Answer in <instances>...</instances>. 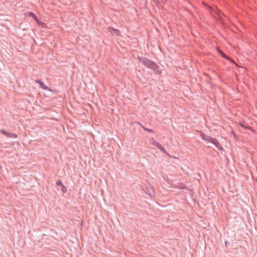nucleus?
I'll return each mask as SVG.
<instances>
[{
	"mask_svg": "<svg viewBox=\"0 0 257 257\" xmlns=\"http://www.w3.org/2000/svg\"><path fill=\"white\" fill-rule=\"evenodd\" d=\"M210 143L213 144L219 150H222L223 147L220 145L219 142L215 138H212L210 139Z\"/></svg>",
	"mask_w": 257,
	"mask_h": 257,
	"instance_id": "7ed1b4c3",
	"label": "nucleus"
},
{
	"mask_svg": "<svg viewBox=\"0 0 257 257\" xmlns=\"http://www.w3.org/2000/svg\"><path fill=\"white\" fill-rule=\"evenodd\" d=\"M256 182H257V178L256 179Z\"/></svg>",
	"mask_w": 257,
	"mask_h": 257,
	"instance_id": "4be33fe9",
	"label": "nucleus"
},
{
	"mask_svg": "<svg viewBox=\"0 0 257 257\" xmlns=\"http://www.w3.org/2000/svg\"><path fill=\"white\" fill-rule=\"evenodd\" d=\"M211 137H210V136H207L206 135H205V136H203L202 137V139L203 140H204V141H208V142H210V139H211Z\"/></svg>",
	"mask_w": 257,
	"mask_h": 257,
	"instance_id": "9d476101",
	"label": "nucleus"
},
{
	"mask_svg": "<svg viewBox=\"0 0 257 257\" xmlns=\"http://www.w3.org/2000/svg\"><path fill=\"white\" fill-rule=\"evenodd\" d=\"M56 184L57 186L59 187H61V186H62V185H63L62 181L60 179L57 181Z\"/></svg>",
	"mask_w": 257,
	"mask_h": 257,
	"instance_id": "ddd939ff",
	"label": "nucleus"
},
{
	"mask_svg": "<svg viewBox=\"0 0 257 257\" xmlns=\"http://www.w3.org/2000/svg\"><path fill=\"white\" fill-rule=\"evenodd\" d=\"M35 82L38 83L39 86L41 85L42 83H43V81H42L40 79H37L35 80Z\"/></svg>",
	"mask_w": 257,
	"mask_h": 257,
	"instance_id": "dca6fc26",
	"label": "nucleus"
},
{
	"mask_svg": "<svg viewBox=\"0 0 257 257\" xmlns=\"http://www.w3.org/2000/svg\"><path fill=\"white\" fill-rule=\"evenodd\" d=\"M27 16L28 18H30V17L33 18V19L34 20V21L37 23V24L39 26H41L43 28H45L46 27V24L45 23L41 22L39 20L38 17L37 16V15L35 14H34V13L31 12H29L27 14Z\"/></svg>",
	"mask_w": 257,
	"mask_h": 257,
	"instance_id": "f03ea898",
	"label": "nucleus"
},
{
	"mask_svg": "<svg viewBox=\"0 0 257 257\" xmlns=\"http://www.w3.org/2000/svg\"><path fill=\"white\" fill-rule=\"evenodd\" d=\"M158 143H159V142L155 141L154 139H151V144L152 145H153L154 146H157L156 144H158Z\"/></svg>",
	"mask_w": 257,
	"mask_h": 257,
	"instance_id": "4468645a",
	"label": "nucleus"
},
{
	"mask_svg": "<svg viewBox=\"0 0 257 257\" xmlns=\"http://www.w3.org/2000/svg\"><path fill=\"white\" fill-rule=\"evenodd\" d=\"M109 31L112 34H114L117 36L119 35L120 32L118 30L113 28L112 27H109Z\"/></svg>",
	"mask_w": 257,
	"mask_h": 257,
	"instance_id": "39448f33",
	"label": "nucleus"
},
{
	"mask_svg": "<svg viewBox=\"0 0 257 257\" xmlns=\"http://www.w3.org/2000/svg\"><path fill=\"white\" fill-rule=\"evenodd\" d=\"M40 87L45 90H47L50 92L52 91V89L48 86H46L43 82L41 83V85H40Z\"/></svg>",
	"mask_w": 257,
	"mask_h": 257,
	"instance_id": "423d86ee",
	"label": "nucleus"
},
{
	"mask_svg": "<svg viewBox=\"0 0 257 257\" xmlns=\"http://www.w3.org/2000/svg\"><path fill=\"white\" fill-rule=\"evenodd\" d=\"M1 133L3 135L7 136V137L11 138V137H12L11 136L12 135V133H9L8 132H7L6 131H5V130H1Z\"/></svg>",
	"mask_w": 257,
	"mask_h": 257,
	"instance_id": "0eeeda50",
	"label": "nucleus"
},
{
	"mask_svg": "<svg viewBox=\"0 0 257 257\" xmlns=\"http://www.w3.org/2000/svg\"><path fill=\"white\" fill-rule=\"evenodd\" d=\"M35 82L38 83L39 86L41 85L42 83H43V81H42L40 79H37L35 80Z\"/></svg>",
	"mask_w": 257,
	"mask_h": 257,
	"instance_id": "f3484780",
	"label": "nucleus"
},
{
	"mask_svg": "<svg viewBox=\"0 0 257 257\" xmlns=\"http://www.w3.org/2000/svg\"><path fill=\"white\" fill-rule=\"evenodd\" d=\"M157 146H156L158 149H159L161 151L163 152L165 154L168 155V152L165 149V148L159 143L158 144H156Z\"/></svg>",
	"mask_w": 257,
	"mask_h": 257,
	"instance_id": "20e7f679",
	"label": "nucleus"
},
{
	"mask_svg": "<svg viewBox=\"0 0 257 257\" xmlns=\"http://www.w3.org/2000/svg\"><path fill=\"white\" fill-rule=\"evenodd\" d=\"M224 58H226V59H228V58L226 56H223Z\"/></svg>",
	"mask_w": 257,
	"mask_h": 257,
	"instance_id": "412c9836",
	"label": "nucleus"
},
{
	"mask_svg": "<svg viewBox=\"0 0 257 257\" xmlns=\"http://www.w3.org/2000/svg\"><path fill=\"white\" fill-rule=\"evenodd\" d=\"M141 126V127L146 131H147L149 133H154V131L152 129H151V128H147L146 127H145L144 125H143L140 122H138Z\"/></svg>",
	"mask_w": 257,
	"mask_h": 257,
	"instance_id": "1a4fd4ad",
	"label": "nucleus"
},
{
	"mask_svg": "<svg viewBox=\"0 0 257 257\" xmlns=\"http://www.w3.org/2000/svg\"><path fill=\"white\" fill-rule=\"evenodd\" d=\"M60 189L61 191L64 193H66V192L67 191L66 187L64 185H62V186L60 187Z\"/></svg>",
	"mask_w": 257,
	"mask_h": 257,
	"instance_id": "f8f14e48",
	"label": "nucleus"
},
{
	"mask_svg": "<svg viewBox=\"0 0 257 257\" xmlns=\"http://www.w3.org/2000/svg\"><path fill=\"white\" fill-rule=\"evenodd\" d=\"M11 138H17L18 135L16 134L12 133Z\"/></svg>",
	"mask_w": 257,
	"mask_h": 257,
	"instance_id": "a211bd4d",
	"label": "nucleus"
},
{
	"mask_svg": "<svg viewBox=\"0 0 257 257\" xmlns=\"http://www.w3.org/2000/svg\"><path fill=\"white\" fill-rule=\"evenodd\" d=\"M158 143H159V142L155 141L154 139H151V144L152 145H153L154 146H157L156 144H158Z\"/></svg>",
	"mask_w": 257,
	"mask_h": 257,
	"instance_id": "2eb2a0df",
	"label": "nucleus"
},
{
	"mask_svg": "<svg viewBox=\"0 0 257 257\" xmlns=\"http://www.w3.org/2000/svg\"><path fill=\"white\" fill-rule=\"evenodd\" d=\"M239 125L246 130H249L251 128V127L250 126H249V125L246 126V125H244L243 123L242 122L239 123Z\"/></svg>",
	"mask_w": 257,
	"mask_h": 257,
	"instance_id": "9b49d317",
	"label": "nucleus"
},
{
	"mask_svg": "<svg viewBox=\"0 0 257 257\" xmlns=\"http://www.w3.org/2000/svg\"><path fill=\"white\" fill-rule=\"evenodd\" d=\"M153 2L157 5V6H161L164 4L167 0H153Z\"/></svg>",
	"mask_w": 257,
	"mask_h": 257,
	"instance_id": "6e6552de",
	"label": "nucleus"
},
{
	"mask_svg": "<svg viewBox=\"0 0 257 257\" xmlns=\"http://www.w3.org/2000/svg\"><path fill=\"white\" fill-rule=\"evenodd\" d=\"M229 242H228L227 241H225V245L226 247H228L229 245Z\"/></svg>",
	"mask_w": 257,
	"mask_h": 257,
	"instance_id": "aec40b11",
	"label": "nucleus"
},
{
	"mask_svg": "<svg viewBox=\"0 0 257 257\" xmlns=\"http://www.w3.org/2000/svg\"><path fill=\"white\" fill-rule=\"evenodd\" d=\"M199 133H200V135L201 136V138H202L203 136H205V134L204 133H203L202 131H200V132H199Z\"/></svg>",
	"mask_w": 257,
	"mask_h": 257,
	"instance_id": "6ab92c4d",
	"label": "nucleus"
},
{
	"mask_svg": "<svg viewBox=\"0 0 257 257\" xmlns=\"http://www.w3.org/2000/svg\"><path fill=\"white\" fill-rule=\"evenodd\" d=\"M138 60L139 62L141 63L148 68L153 70L154 72L158 71L159 66L157 65L154 62L151 61L148 58L144 57H138Z\"/></svg>",
	"mask_w": 257,
	"mask_h": 257,
	"instance_id": "f257e3e1",
	"label": "nucleus"
}]
</instances>
